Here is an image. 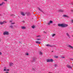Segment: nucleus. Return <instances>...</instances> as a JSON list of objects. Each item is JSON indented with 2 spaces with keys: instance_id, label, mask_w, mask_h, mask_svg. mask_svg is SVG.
Returning <instances> with one entry per match:
<instances>
[{
  "instance_id": "nucleus-1",
  "label": "nucleus",
  "mask_w": 73,
  "mask_h": 73,
  "mask_svg": "<svg viewBox=\"0 0 73 73\" xmlns=\"http://www.w3.org/2000/svg\"><path fill=\"white\" fill-rule=\"evenodd\" d=\"M58 27H61L62 28L66 27H68V25L67 24H58Z\"/></svg>"
},
{
  "instance_id": "nucleus-2",
  "label": "nucleus",
  "mask_w": 73,
  "mask_h": 73,
  "mask_svg": "<svg viewBox=\"0 0 73 73\" xmlns=\"http://www.w3.org/2000/svg\"><path fill=\"white\" fill-rule=\"evenodd\" d=\"M53 60L52 59H47L46 60L47 62H53Z\"/></svg>"
},
{
  "instance_id": "nucleus-3",
  "label": "nucleus",
  "mask_w": 73,
  "mask_h": 73,
  "mask_svg": "<svg viewBox=\"0 0 73 73\" xmlns=\"http://www.w3.org/2000/svg\"><path fill=\"white\" fill-rule=\"evenodd\" d=\"M3 35H9V32L8 31H5L3 32Z\"/></svg>"
},
{
  "instance_id": "nucleus-4",
  "label": "nucleus",
  "mask_w": 73,
  "mask_h": 73,
  "mask_svg": "<svg viewBox=\"0 0 73 73\" xmlns=\"http://www.w3.org/2000/svg\"><path fill=\"white\" fill-rule=\"evenodd\" d=\"M66 67L68 68H69V69H71L72 67L68 65H66Z\"/></svg>"
},
{
  "instance_id": "nucleus-5",
  "label": "nucleus",
  "mask_w": 73,
  "mask_h": 73,
  "mask_svg": "<svg viewBox=\"0 0 73 73\" xmlns=\"http://www.w3.org/2000/svg\"><path fill=\"white\" fill-rule=\"evenodd\" d=\"M66 35L69 38H70L71 37L70 36V35H69L68 33H66Z\"/></svg>"
},
{
  "instance_id": "nucleus-6",
  "label": "nucleus",
  "mask_w": 73,
  "mask_h": 73,
  "mask_svg": "<svg viewBox=\"0 0 73 73\" xmlns=\"http://www.w3.org/2000/svg\"><path fill=\"white\" fill-rule=\"evenodd\" d=\"M52 23H53V21H49V22H48L47 23V24H48V25H50V24H52Z\"/></svg>"
},
{
  "instance_id": "nucleus-7",
  "label": "nucleus",
  "mask_w": 73,
  "mask_h": 73,
  "mask_svg": "<svg viewBox=\"0 0 73 73\" xmlns=\"http://www.w3.org/2000/svg\"><path fill=\"white\" fill-rule=\"evenodd\" d=\"M68 47L69 48H70V49H73V47L70 45H69L68 46Z\"/></svg>"
},
{
  "instance_id": "nucleus-8",
  "label": "nucleus",
  "mask_w": 73,
  "mask_h": 73,
  "mask_svg": "<svg viewBox=\"0 0 73 73\" xmlns=\"http://www.w3.org/2000/svg\"><path fill=\"white\" fill-rule=\"evenodd\" d=\"M21 29H26V27L24 26H21Z\"/></svg>"
},
{
  "instance_id": "nucleus-9",
  "label": "nucleus",
  "mask_w": 73,
  "mask_h": 73,
  "mask_svg": "<svg viewBox=\"0 0 73 73\" xmlns=\"http://www.w3.org/2000/svg\"><path fill=\"white\" fill-rule=\"evenodd\" d=\"M10 66H12L13 65V64L12 63H10L9 64Z\"/></svg>"
},
{
  "instance_id": "nucleus-10",
  "label": "nucleus",
  "mask_w": 73,
  "mask_h": 73,
  "mask_svg": "<svg viewBox=\"0 0 73 73\" xmlns=\"http://www.w3.org/2000/svg\"><path fill=\"white\" fill-rule=\"evenodd\" d=\"M5 3H4V2H2L0 4V6H1L3 5H4V4H5Z\"/></svg>"
},
{
  "instance_id": "nucleus-11",
  "label": "nucleus",
  "mask_w": 73,
  "mask_h": 73,
  "mask_svg": "<svg viewBox=\"0 0 73 73\" xmlns=\"http://www.w3.org/2000/svg\"><path fill=\"white\" fill-rule=\"evenodd\" d=\"M21 15H22V16H25V14H24V12H21Z\"/></svg>"
},
{
  "instance_id": "nucleus-12",
  "label": "nucleus",
  "mask_w": 73,
  "mask_h": 73,
  "mask_svg": "<svg viewBox=\"0 0 73 73\" xmlns=\"http://www.w3.org/2000/svg\"><path fill=\"white\" fill-rule=\"evenodd\" d=\"M46 46H50V47H52V46H53L50 45L49 44H47Z\"/></svg>"
},
{
  "instance_id": "nucleus-13",
  "label": "nucleus",
  "mask_w": 73,
  "mask_h": 73,
  "mask_svg": "<svg viewBox=\"0 0 73 73\" xmlns=\"http://www.w3.org/2000/svg\"><path fill=\"white\" fill-rule=\"evenodd\" d=\"M58 11L63 12H64V10H63L59 9L58 10Z\"/></svg>"
},
{
  "instance_id": "nucleus-14",
  "label": "nucleus",
  "mask_w": 73,
  "mask_h": 73,
  "mask_svg": "<svg viewBox=\"0 0 73 73\" xmlns=\"http://www.w3.org/2000/svg\"><path fill=\"white\" fill-rule=\"evenodd\" d=\"M43 53V52H41V51H40L39 52L40 55H42V54Z\"/></svg>"
},
{
  "instance_id": "nucleus-15",
  "label": "nucleus",
  "mask_w": 73,
  "mask_h": 73,
  "mask_svg": "<svg viewBox=\"0 0 73 73\" xmlns=\"http://www.w3.org/2000/svg\"><path fill=\"white\" fill-rule=\"evenodd\" d=\"M36 43H38L39 44H40V43H41L40 42H38V41H36Z\"/></svg>"
},
{
  "instance_id": "nucleus-16",
  "label": "nucleus",
  "mask_w": 73,
  "mask_h": 73,
  "mask_svg": "<svg viewBox=\"0 0 73 73\" xmlns=\"http://www.w3.org/2000/svg\"><path fill=\"white\" fill-rule=\"evenodd\" d=\"M36 58H33V62H35V61H36Z\"/></svg>"
},
{
  "instance_id": "nucleus-17",
  "label": "nucleus",
  "mask_w": 73,
  "mask_h": 73,
  "mask_svg": "<svg viewBox=\"0 0 73 73\" xmlns=\"http://www.w3.org/2000/svg\"><path fill=\"white\" fill-rule=\"evenodd\" d=\"M32 28H33V29H35V26L34 25H33L32 26Z\"/></svg>"
},
{
  "instance_id": "nucleus-18",
  "label": "nucleus",
  "mask_w": 73,
  "mask_h": 73,
  "mask_svg": "<svg viewBox=\"0 0 73 73\" xmlns=\"http://www.w3.org/2000/svg\"><path fill=\"white\" fill-rule=\"evenodd\" d=\"M4 24V22H0V24L1 25H2V24Z\"/></svg>"
},
{
  "instance_id": "nucleus-19",
  "label": "nucleus",
  "mask_w": 73,
  "mask_h": 73,
  "mask_svg": "<svg viewBox=\"0 0 73 73\" xmlns=\"http://www.w3.org/2000/svg\"><path fill=\"white\" fill-rule=\"evenodd\" d=\"M55 68H57V64H55L54 65Z\"/></svg>"
},
{
  "instance_id": "nucleus-20",
  "label": "nucleus",
  "mask_w": 73,
  "mask_h": 73,
  "mask_svg": "<svg viewBox=\"0 0 73 73\" xmlns=\"http://www.w3.org/2000/svg\"><path fill=\"white\" fill-rule=\"evenodd\" d=\"M6 69H7V67H4V71H5V70H6Z\"/></svg>"
},
{
  "instance_id": "nucleus-21",
  "label": "nucleus",
  "mask_w": 73,
  "mask_h": 73,
  "mask_svg": "<svg viewBox=\"0 0 73 73\" xmlns=\"http://www.w3.org/2000/svg\"><path fill=\"white\" fill-rule=\"evenodd\" d=\"M38 10H39V11H41V12H42V11L40 8H38Z\"/></svg>"
},
{
  "instance_id": "nucleus-22",
  "label": "nucleus",
  "mask_w": 73,
  "mask_h": 73,
  "mask_svg": "<svg viewBox=\"0 0 73 73\" xmlns=\"http://www.w3.org/2000/svg\"><path fill=\"white\" fill-rule=\"evenodd\" d=\"M54 36H56V34H53L52 35V37H54Z\"/></svg>"
},
{
  "instance_id": "nucleus-23",
  "label": "nucleus",
  "mask_w": 73,
  "mask_h": 73,
  "mask_svg": "<svg viewBox=\"0 0 73 73\" xmlns=\"http://www.w3.org/2000/svg\"><path fill=\"white\" fill-rule=\"evenodd\" d=\"M36 37H41V35H38L36 36Z\"/></svg>"
},
{
  "instance_id": "nucleus-24",
  "label": "nucleus",
  "mask_w": 73,
  "mask_h": 73,
  "mask_svg": "<svg viewBox=\"0 0 73 73\" xmlns=\"http://www.w3.org/2000/svg\"><path fill=\"white\" fill-rule=\"evenodd\" d=\"M54 57L55 58H58V56H54Z\"/></svg>"
},
{
  "instance_id": "nucleus-25",
  "label": "nucleus",
  "mask_w": 73,
  "mask_h": 73,
  "mask_svg": "<svg viewBox=\"0 0 73 73\" xmlns=\"http://www.w3.org/2000/svg\"><path fill=\"white\" fill-rule=\"evenodd\" d=\"M9 27L10 28H13V26L12 25H10Z\"/></svg>"
},
{
  "instance_id": "nucleus-26",
  "label": "nucleus",
  "mask_w": 73,
  "mask_h": 73,
  "mask_svg": "<svg viewBox=\"0 0 73 73\" xmlns=\"http://www.w3.org/2000/svg\"><path fill=\"white\" fill-rule=\"evenodd\" d=\"M64 17H68V16L66 15H63Z\"/></svg>"
},
{
  "instance_id": "nucleus-27",
  "label": "nucleus",
  "mask_w": 73,
  "mask_h": 73,
  "mask_svg": "<svg viewBox=\"0 0 73 73\" xmlns=\"http://www.w3.org/2000/svg\"><path fill=\"white\" fill-rule=\"evenodd\" d=\"M71 22L72 23H73V19L71 20Z\"/></svg>"
},
{
  "instance_id": "nucleus-28",
  "label": "nucleus",
  "mask_w": 73,
  "mask_h": 73,
  "mask_svg": "<svg viewBox=\"0 0 73 73\" xmlns=\"http://www.w3.org/2000/svg\"><path fill=\"white\" fill-rule=\"evenodd\" d=\"M62 58H65V57L64 56H63L61 57Z\"/></svg>"
},
{
  "instance_id": "nucleus-29",
  "label": "nucleus",
  "mask_w": 73,
  "mask_h": 73,
  "mask_svg": "<svg viewBox=\"0 0 73 73\" xmlns=\"http://www.w3.org/2000/svg\"><path fill=\"white\" fill-rule=\"evenodd\" d=\"M36 40H41V39H40V38L37 39Z\"/></svg>"
},
{
  "instance_id": "nucleus-30",
  "label": "nucleus",
  "mask_w": 73,
  "mask_h": 73,
  "mask_svg": "<svg viewBox=\"0 0 73 73\" xmlns=\"http://www.w3.org/2000/svg\"><path fill=\"white\" fill-rule=\"evenodd\" d=\"M26 55H27V56H28V55H29V54H28V53H27L26 54Z\"/></svg>"
},
{
  "instance_id": "nucleus-31",
  "label": "nucleus",
  "mask_w": 73,
  "mask_h": 73,
  "mask_svg": "<svg viewBox=\"0 0 73 73\" xmlns=\"http://www.w3.org/2000/svg\"><path fill=\"white\" fill-rule=\"evenodd\" d=\"M3 23H7V22L5 21H4L3 22Z\"/></svg>"
},
{
  "instance_id": "nucleus-32",
  "label": "nucleus",
  "mask_w": 73,
  "mask_h": 73,
  "mask_svg": "<svg viewBox=\"0 0 73 73\" xmlns=\"http://www.w3.org/2000/svg\"><path fill=\"white\" fill-rule=\"evenodd\" d=\"M2 55V53L1 52H0V55Z\"/></svg>"
},
{
  "instance_id": "nucleus-33",
  "label": "nucleus",
  "mask_w": 73,
  "mask_h": 73,
  "mask_svg": "<svg viewBox=\"0 0 73 73\" xmlns=\"http://www.w3.org/2000/svg\"><path fill=\"white\" fill-rule=\"evenodd\" d=\"M15 23H12L11 24H15Z\"/></svg>"
},
{
  "instance_id": "nucleus-34",
  "label": "nucleus",
  "mask_w": 73,
  "mask_h": 73,
  "mask_svg": "<svg viewBox=\"0 0 73 73\" xmlns=\"http://www.w3.org/2000/svg\"><path fill=\"white\" fill-rule=\"evenodd\" d=\"M7 70V71H8L9 70V69H7V70Z\"/></svg>"
},
{
  "instance_id": "nucleus-35",
  "label": "nucleus",
  "mask_w": 73,
  "mask_h": 73,
  "mask_svg": "<svg viewBox=\"0 0 73 73\" xmlns=\"http://www.w3.org/2000/svg\"><path fill=\"white\" fill-rule=\"evenodd\" d=\"M4 1H7V0H4Z\"/></svg>"
},
{
  "instance_id": "nucleus-36",
  "label": "nucleus",
  "mask_w": 73,
  "mask_h": 73,
  "mask_svg": "<svg viewBox=\"0 0 73 73\" xmlns=\"http://www.w3.org/2000/svg\"><path fill=\"white\" fill-rule=\"evenodd\" d=\"M23 23H25V21H23Z\"/></svg>"
},
{
  "instance_id": "nucleus-37",
  "label": "nucleus",
  "mask_w": 73,
  "mask_h": 73,
  "mask_svg": "<svg viewBox=\"0 0 73 73\" xmlns=\"http://www.w3.org/2000/svg\"><path fill=\"white\" fill-rule=\"evenodd\" d=\"M71 4H72V5H73V3H71Z\"/></svg>"
},
{
  "instance_id": "nucleus-38",
  "label": "nucleus",
  "mask_w": 73,
  "mask_h": 73,
  "mask_svg": "<svg viewBox=\"0 0 73 73\" xmlns=\"http://www.w3.org/2000/svg\"><path fill=\"white\" fill-rule=\"evenodd\" d=\"M44 33H46L45 32H44Z\"/></svg>"
},
{
  "instance_id": "nucleus-39",
  "label": "nucleus",
  "mask_w": 73,
  "mask_h": 73,
  "mask_svg": "<svg viewBox=\"0 0 73 73\" xmlns=\"http://www.w3.org/2000/svg\"><path fill=\"white\" fill-rule=\"evenodd\" d=\"M72 12H73V10H72Z\"/></svg>"
},
{
  "instance_id": "nucleus-40",
  "label": "nucleus",
  "mask_w": 73,
  "mask_h": 73,
  "mask_svg": "<svg viewBox=\"0 0 73 73\" xmlns=\"http://www.w3.org/2000/svg\"><path fill=\"white\" fill-rule=\"evenodd\" d=\"M72 36L73 37V35H72Z\"/></svg>"
},
{
  "instance_id": "nucleus-41",
  "label": "nucleus",
  "mask_w": 73,
  "mask_h": 73,
  "mask_svg": "<svg viewBox=\"0 0 73 73\" xmlns=\"http://www.w3.org/2000/svg\"><path fill=\"white\" fill-rule=\"evenodd\" d=\"M53 52V51H52V52Z\"/></svg>"
},
{
  "instance_id": "nucleus-42",
  "label": "nucleus",
  "mask_w": 73,
  "mask_h": 73,
  "mask_svg": "<svg viewBox=\"0 0 73 73\" xmlns=\"http://www.w3.org/2000/svg\"><path fill=\"white\" fill-rule=\"evenodd\" d=\"M10 22H11V21H10Z\"/></svg>"
}]
</instances>
